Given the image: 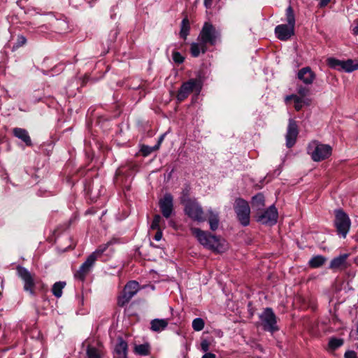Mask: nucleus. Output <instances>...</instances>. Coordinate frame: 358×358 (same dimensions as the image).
I'll return each instance as SVG.
<instances>
[{
    "mask_svg": "<svg viewBox=\"0 0 358 358\" xmlns=\"http://www.w3.org/2000/svg\"><path fill=\"white\" fill-rule=\"evenodd\" d=\"M190 231L204 248L216 252H222L225 250L226 243L224 240L199 228L192 227Z\"/></svg>",
    "mask_w": 358,
    "mask_h": 358,
    "instance_id": "obj_1",
    "label": "nucleus"
},
{
    "mask_svg": "<svg viewBox=\"0 0 358 358\" xmlns=\"http://www.w3.org/2000/svg\"><path fill=\"white\" fill-rule=\"evenodd\" d=\"M185 213L192 220L198 222L206 221L204 211L201 204L196 199H182Z\"/></svg>",
    "mask_w": 358,
    "mask_h": 358,
    "instance_id": "obj_2",
    "label": "nucleus"
},
{
    "mask_svg": "<svg viewBox=\"0 0 358 358\" xmlns=\"http://www.w3.org/2000/svg\"><path fill=\"white\" fill-rule=\"evenodd\" d=\"M332 152L330 145L322 144L317 141H312L308 146V153L314 162H320L328 158Z\"/></svg>",
    "mask_w": 358,
    "mask_h": 358,
    "instance_id": "obj_3",
    "label": "nucleus"
},
{
    "mask_svg": "<svg viewBox=\"0 0 358 358\" xmlns=\"http://www.w3.org/2000/svg\"><path fill=\"white\" fill-rule=\"evenodd\" d=\"M220 38V32L210 22H206L198 36V40H201L207 45H214Z\"/></svg>",
    "mask_w": 358,
    "mask_h": 358,
    "instance_id": "obj_4",
    "label": "nucleus"
},
{
    "mask_svg": "<svg viewBox=\"0 0 358 358\" xmlns=\"http://www.w3.org/2000/svg\"><path fill=\"white\" fill-rule=\"evenodd\" d=\"M334 226L337 234L345 238L348 234L351 221L349 216L341 209L335 210Z\"/></svg>",
    "mask_w": 358,
    "mask_h": 358,
    "instance_id": "obj_5",
    "label": "nucleus"
},
{
    "mask_svg": "<svg viewBox=\"0 0 358 358\" xmlns=\"http://www.w3.org/2000/svg\"><path fill=\"white\" fill-rule=\"evenodd\" d=\"M201 88L202 82L200 79H190L181 85L177 94V99L181 102L187 98L192 92L199 94Z\"/></svg>",
    "mask_w": 358,
    "mask_h": 358,
    "instance_id": "obj_6",
    "label": "nucleus"
},
{
    "mask_svg": "<svg viewBox=\"0 0 358 358\" xmlns=\"http://www.w3.org/2000/svg\"><path fill=\"white\" fill-rule=\"evenodd\" d=\"M234 208L241 224L245 227L250 224V208L247 201L238 198L235 200Z\"/></svg>",
    "mask_w": 358,
    "mask_h": 358,
    "instance_id": "obj_7",
    "label": "nucleus"
},
{
    "mask_svg": "<svg viewBox=\"0 0 358 358\" xmlns=\"http://www.w3.org/2000/svg\"><path fill=\"white\" fill-rule=\"evenodd\" d=\"M261 325L265 331L274 332L278 330L277 318L271 308H267L260 314Z\"/></svg>",
    "mask_w": 358,
    "mask_h": 358,
    "instance_id": "obj_8",
    "label": "nucleus"
},
{
    "mask_svg": "<svg viewBox=\"0 0 358 358\" xmlns=\"http://www.w3.org/2000/svg\"><path fill=\"white\" fill-rule=\"evenodd\" d=\"M17 274L24 282V290L31 295L34 294L35 279L34 275L31 273L26 268L17 266Z\"/></svg>",
    "mask_w": 358,
    "mask_h": 358,
    "instance_id": "obj_9",
    "label": "nucleus"
},
{
    "mask_svg": "<svg viewBox=\"0 0 358 358\" xmlns=\"http://www.w3.org/2000/svg\"><path fill=\"white\" fill-rule=\"evenodd\" d=\"M139 284L136 281H129L123 289L122 294L118 297V305L124 306L138 292Z\"/></svg>",
    "mask_w": 358,
    "mask_h": 358,
    "instance_id": "obj_10",
    "label": "nucleus"
},
{
    "mask_svg": "<svg viewBox=\"0 0 358 358\" xmlns=\"http://www.w3.org/2000/svg\"><path fill=\"white\" fill-rule=\"evenodd\" d=\"M278 216L277 209L272 205L266 210L259 213L257 220L263 224L273 225L277 222Z\"/></svg>",
    "mask_w": 358,
    "mask_h": 358,
    "instance_id": "obj_11",
    "label": "nucleus"
},
{
    "mask_svg": "<svg viewBox=\"0 0 358 358\" xmlns=\"http://www.w3.org/2000/svg\"><path fill=\"white\" fill-rule=\"evenodd\" d=\"M159 206L163 216L169 218L173 213V198L169 193H166L159 200Z\"/></svg>",
    "mask_w": 358,
    "mask_h": 358,
    "instance_id": "obj_12",
    "label": "nucleus"
},
{
    "mask_svg": "<svg viewBox=\"0 0 358 358\" xmlns=\"http://www.w3.org/2000/svg\"><path fill=\"white\" fill-rule=\"evenodd\" d=\"M96 258L92 254L88 256L86 261L80 266L79 270L76 273V278L83 280L85 276L90 272L94 265Z\"/></svg>",
    "mask_w": 358,
    "mask_h": 358,
    "instance_id": "obj_13",
    "label": "nucleus"
},
{
    "mask_svg": "<svg viewBox=\"0 0 358 358\" xmlns=\"http://www.w3.org/2000/svg\"><path fill=\"white\" fill-rule=\"evenodd\" d=\"M298 136V127L296 121L292 119L289 120V124L286 134V145L288 148L292 147Z\"/></svg>",
    "mask_w": 358,
    "mask_h": 358,
    "instance_id": "obj_14",
    "label": "nucleus"
},
{
    "mask_svg": "<svg viewBox=\"0 0 358 358\" xmlns=\"http://www.w3.org/2000/svg\"><path fill=\"white\" fill-rule=\"evenodd\" d=\"M277 38L281 41H287L294 34V27L288 24H279L275 28Z\"/></svg>",
    "mask_w": 358,
    "mask_h": 358,
    "instance_id": "obj_15",
    "label": "nucleus"
},
{
    "mask_svg": "<svg viewBox=\"0 0 358 358\" xmlns=\"http://www.w3.org/2000/svg\"><path fill=\"white\" fill-rule=\"evenodd\" d=\"M348 254H343L336 257L330 262L329 268L333 270H343L348 267L347 259Z\"/></svg>",
    "mask_w": 358,
    "mask_h": 358,
    "instance_id": "obj_16",
    "label": "nucleus"
},
{
    "mask_svg": "<svg viewBox=\"0 0 358 358\" xmlns=\"http://www.w3.org/2000/svg\"><path fill=\"white\" fill-rule=\"evenodd\" d=\"M298 78L306 85H310L315 78V74L309 67L302 68L298 72Z\"/></svg>",
    "mask_w": 358,
    "mask_h": 358,
    "instance_id": "obj_17",
    "label": "nucleus"
},
{
    "mask_svg": "<svg viewBox=\"0 0 358 358\" xmlns=\"http://www.w3.org/2000/svg\"><path fill=\"white\" fill-rule=\"evenodd\" d=\"M207 44L201 40L194 42L191 44L190 52L194 57H197L201 53L204 54L207 51Z\"/></svg>",
    "mask_w": 358,
    "mask_h": 358,
    "instance_id": "obj_18",
    "label": "nucleus"
},
{
    "mask_svg": "<svg viewBox=\"0 0 358 358\" xmlns=\"http://www.w3.org/2000/svg\"><path fill=\"white\" fill-rule=\"evenodd\" d=\"M207 44L201 40L194 42L191 44L190 52L194 57H197L201 53L204 54L207 51Z\"/></svg>",
    "mask_w": 358,
    "mask_h": 358,
    "instance_id": "obj_19",
    "label": "nucleus"
},
{
    "mask_svg": "<svg viewBox=\"0 0 358 358\" xmlns=\"http://www.w3.org/2000/svg\"><path fill=\"white\" fill-rule=\"evenodd\" d=\"M289 100H293L294 102V108L296 110H300L303 106L309 105L310 100L308 98H302L296 94H292L289 96H287L285 98V101H288Z\"/></svg>",
    "mask_w": 358,
    "mask_h": 358,
    "instance_id": "obj_20",
    "label": "nucleus"
},
{
    "mask_svg": "<svg viewBox=\"0 0 358 358\" xmlns=\"http://www.w3.org/2000/svg\"><path fill=\"white\" fill-rule=\"evenodd\" d=\"M13 134L15 137L23 141L27 146L32 145L31 138L26 129L16 127L13 129Z\"/></svg>",
    "mask_w": 358,
    "mask_h": 358,
    "instance_id": "obj_21",
    "label": "nucleus"
},
{
    "mask_svg": "<svg viewBox=\"0 0 358 358\" xmlns=\"http://www.w3.org/2000/svg\"><path fill=\"white\" fill-rule=\"evenodd\" d=\"M208 220L210 224V228L212 231H215L219 226L218 213L209 208L207 211Z\"/></svg>",
    "mask_w": 358,
    "mask_h": 358,
    "instance_id": "obj_22",
    "label": "nucleus"
},
{
    "mask_svg": "<svg viewBox=\"0 0 358 358\" xmlns=\"http://www.w3.org/2000/svg\"><path fill=\"white\" fill-rule=\"evenodd\" d=\"M168 324L169 321L166 319H154L150 322V329L153 331L159 332L164 330Z\"/></svg>",
    "mask_w": 358,
    "mask_h": 358,
    "instance_id": "obj_23",
    "label": "nucleus"
},
{
    "mask_svg": "<svg viewBox=\"0 0 358 358\" xmlns=\"http://www.w3.org/2000/svg\"><path fill=\"white\" fill-rule=\"evenodd\" d=\"M357 69H358V62H355V61L351 59H348L347 60L343 61L341 71H345L346 73H351Z\"/></svg>",
    "mask_w": 358,
    "mask_h": 358,
    "instance_id": "obj_24",
    "label": "nucleus"
},
{
    "mask_svg": "<svg viewBox=\"0 0 358 358\" xmlns=\"http://www.w3.org/2000/svg\"><path fill=\"white\" fill-rule=\"evenodd\" d=\"M127 343L120 339L116 345L115 351L120 358H127Z\"/></svg>",
    "mask_w": 358,
    "mask_h": 358,
    "instance_id": "obj_25",
    "label": "nucleus"
},
{
    "mask_svg": "<svg viewBox=\"0 0 358 358\" xmlns=\"http://www.w3.org/2000/svg\"><path fill=\"white\" fill-rule=\"evenodd\" d=\"M327 259L322 256V255H317V256H315V257H313L310 260H309V266L311 267V268H318V267H320L321 266H322L325 262H326Z\"/></svg>",
    "mask_w": 358,
    "mask_h": 358,
    "instance_id": "obj_26",
    "label": "nucleus"
},
{
    "mask_svg": "<svg viewBox=\"0 0 358 358\" xmlns=\"http://www.w3.org/2000/svg\"><path fill=\"white\" fill-rule=\"evenodd\" d=\"M252 206L257 210L264 206V196L262 193H259L252 197Z\"/></svg>",
    "mask_w": 358,
    "mask_h": 358,
    "instance_id": "obj_27",
    "label": "nucleus"
},
{
    "mask_svg": "<svg viewBox=\"0 0 358 358\" xmlns=\"http://www.w3.org/2000/svg\"><path fill=\"white\" fill-rule=\"evenodd\" d=\"M190 29V25L189 20L185 17L182 20L181 22V27H180V36L183 39H186L187 36L189 35Z\"/></svg>",
    "mask_w": 358,
    "mask_h": 358,
    "instance_id": "obj_28",
    "label": "nucleus"
},
{
    "mask_svg": "<svg viewBox=\"0 0 358 358\" xmlns=\"http://www.w3.org/2000/svg\"><path fill=\"white\" fill-rule=\"evenodd\" d=\"M343 61V60H340L334 57H329L327 59V64L330 68L333 69L341 71Z\"/></svg>",
    "mask_w": 358,
    "mask_h": 358,
    "instance_id": "obj_29",
    "label": "nucleus"
},
{
    "mask_svg": "<svg viewBox=\"0 0 358 358\" xmlns=\"http://www.w3.org/2000/svg\"><path fill=\"white\" fill-rule=\"evenodd\" d=\"M66 283L64 282H55L52 288V294L57 298H59L62 295V289L65 287Z\"/></svg>",
    "mask_w": 358,
    "mask_h": 358,
    "instance_id": "obj_30",
    "label": "nucleus"
},
{
    "mask_svg": "<svg viewBox=\"0 0 358 358\" xmlns=\"http://www.w3.org/2000/svg\"><path fill=\"white\" fill-rule=\"evenodd\" d=\"M343 345L342 338H331L328 343V350L334 351Z\"/></svg>",
    "mask_w": 358,
    "mask_h": 358,
    "instance_id": "obj_31",
    "label": "nucleus"
},
{
    "mask_svg": "<svg viewBox=\"0 0 358 358\" xmlns=\"http://www.w3.org/2000/svg\"><path fill=\"white\" fill-rule=\"evenodd\" d=\"M113 243L114 241L111 240L105 244L99 245V248L92 253V255L98 259L107 250V248Z\"/></svg>",
    "mask_w": 358,
    "mask_h": 358,
    "instance_id": "obj_32",
    "label": "nucleus"
},
{
    "mask_svg": "<svg viewBox=\"0 0 358 358\" xmlns=\"http://www.w3.org/2000/svg\"><path fill=\"white\" fill-rule=\"evenodd\" d=\"M87 358H101L99 349L90 345H87Z\"/></svg>",
    "mask_w": 358,
    "mask_h": 358,
    "instance_id": "obj_33",
    "label": "nucleus"
},
{
    "mask_svg": "<svg viewBox=\"0 0 358 358\" xmlns=\"http://www.w3.org/2000/svg\"><path fill=\"white\" fill-rule=\"evenodd\" d=\"M286 20L288 25L295 27V17L293 9L291 6H289L286 9Z\"/></svg>",
    "mask_w": 358,
    "mask_h": 358,
    "instance_id": "obj_34",
    "label": "nucleus"
},
{
    "mask_svg": "<svg viewBox=\"0 0 358 358\" xmlns=\"http://www.w3.org/2000/svg\"><path fill=\"white\" fill-rule=\"evenodd\" d=\"M204 321L202 318L197 317L192 321V328L196 331H201L204 327Z\"/></svg>",
    "mask_w": 358,
    "mask_h": 358,
    "instance_id": "obj_35",
    "label": "nucleus"
},
{
    "mask_svg": "<svg viewBox=\"0 0 358 358\" xmlns=\"http://www.w3.org/2000/svg\"><path fill=\"white\" fill-rule=\"evenodd\" d=\"M135 352L140 355H146L149 352L148 344H141L135 346Z\"/></svg>",
    "mask_w": 358,
    "mask_h": 358,
    "instance_id": "obj_36",
    "label": "nucleus"
},
{
    "mask_svg": "<svg viewBox=\"0 0 358 358\" xmlns=\"http://www.w3.org/2000/svg\"><path fill=\"white\" fill-rule=\"evenodd\" d=\"M27 42L26 38L22 35H19L17 38L16 43L12 47V51L16 50L20 47L23 46Z\"/></svg>",
    "mask_w": 358,
    "mask_h": 358,
    "instance_id": "obj_37",
    "label": "nucleus"
},
{
    "mask_svg": "<svg viewBox=\"0 0 358 358\" xmlns=\"http://www.w3.org/2000/svg\"><path fill=\"white\" fill-rule=\"evenodd\" d=\"M56 27L59 31H66L68 29V22L66 20H56Z\"/></svg>",
    "mask_w": 358,
    "mask_h": 358,
    "instance_id": "obj_38",
    "label": "nucleus"
},
{
    "mask_svg": "<svg viewBox=\"0 0 358 358\" xmlns=\"http://www.w3.org/2000/svg\"><path fill=\"white\" fill-rule=\"evenodd\" d=\"M162 221V217L159 215H155L152 222L151 224L150 228L152 229H161L160 228V222Z\"/></svg>",
    "mask_w": 358,
    "mask_h": 358,
    "instance_id": "obj_39",
    "label": "nucleus"
},
{
    "mask_svg": "<svg viewBox=\"0 0 358 358\" xmlns=\"http://www.w3.org/2000/svg\"><path fill=\"white\" fill-rule=\"evenodd\" d=\"M172 58L175 63L176 64H182L184 62V57L177 51H173L172 54Z\"/></svg>",
    "mask_w": 358,
    "mask_h": 358,
    "instance_id": "obj_40",
    "label": "nucleus"
},
{
    "mask_svg": "<svg viewBox=\"0 0 358 358\" xmlns=\"http://www.w3.org/2000/svg\"><path fill=\"white\" fill-rule=\"evenodd\" d=\"M297 92H298L299 94L300 95L299 96L300 97L306 98V96L309 93V90L305 87L300 86L298 87Z\"/></svg>",
    "mask_w": 358,
    "mask_h": 358,
    "instance_id": "obj_41",
    "label": "nucleus"
},
{
    "mask_svg": "<svg viewBox=\"0 0 358 358\" xmlns=\"http://www.w3.org/2000/svg\"><path fill=\"white\" fill-rule=\"evenodd\" d=\"M201 349L203 352H207L210 349V343L207 340H203L201 343Z\"/></svg>",
    "mask_w": 358,
    "mask_h": 358,
    "instance_id": "obj_42",
    "label": "nucleus"
},
{
    "mask_svg": "<svg viewBox=\"0 0 358 358\" xmlns=\"http://www.w3.org/2000/svg\"><path fill=\"white\" fill-rule=\"evenodd\" d=\"M344 357L345 358H357V354L354 351H347Z\"/></svg>",
    "mask_w": 358,
    "mask_h": 358,
    "instance_id": "obj_43",
    "label": "nucleus"
},
{
    "mask_svg": "<svg viewBox=\"0 0 358 358\" xmlns=\"http://www.w3.org/2000/svg\"><path fill=\"white\" fill-rule=\"evenodd\" d=\"M162 229H157V231L154 236V239L156 241H159L162 239Z\"/></svg>",
    "mask_w": 358,
    "mask_h": 358,
    "instance_id": "obj_44",
    "label": "nucleus"
},
{
    "mask_svg": "<svg viewBox=\"0 0 358 358\" xmlns=\"http://www.w3.org/2000/svg\"><path fill=\"white\" fill-rule=\"evenodd\" d=\"M201 358H215V355L210 352H206Z\"/></svg>",
    "mask_w": 358,
    "mask_h": 358,
    "instance_id": "obj_45",
    "label": "nucleus"
},
{
    "mask_svg": "<svg viewBox=\"0 0 358 358\" xmlns=\"http://www.w3.org/2000/svg\"><path fill=\"white\" fill-rule=\"evenodd\" d=\"M331 0H320V5L321 7L327 6Z\"/></svg>",
    "mask_w": 358,
    "mask_h": 358,
    "instance_id": "obj_46",
    "label": "nucleus"
},
{
    "mask_svg": "<svg viewBox=\"0 0 358 358\" xmlns=\"http://www.w3.org/2000/svg\"><path fill=\"white\" fill-rule=\"evenodd\" d=\"M213 0H204V5L206 8H210L212 5Z\"/></svg>",
    "mask_w": 358,
    "mask_h": 358,
    "instance_id": "obj_47",
    "label": "nucleus"
},
{
    "mask_svg": "<svg viewBox=\"0 0 358 358\" xmlns=\"http://www.w3.org/2000/svg\"><path fill=\"white\" fill-rule=\"evenodd\" d=\"M142 150L144 152L145 155H147L150 152V150L148 147L143 148Z\"/></svg>",
    "mask_w": 358,
    "mask_h": 358,
    "instance_id": "obj_48",
    "label": "nucleus"
},
{
    "mask_svg": "<svg viewBox=\"0 0 358 358\" xmlns=\"http://www.w3.org/2000/svg\"><path fill=\"white\" fill-rule=\"evenodd\" d=\"M353 33L355 34H358V26L355 27L354 29H353Z\"/></svg>",
    "mask_w": 358,
    "mask_h": 358,
    "instance_id": "obj_49",
    "label": "nucleus"
},
{
    "mask_svg": "<svg viewBox=\"0 0 358 358\" xmlns=\"http://www.w3.org/2000/svg\"><path fill=\"white\" fill-rule=\"evenodd\" d=\"M124 172H123V170L120 169L117 171V175H121V174H123Z\"/></svg>",
    "mask_w": 358,
    "mask_h": 358,
    "instance_id": "obj_50",
    "label": "nucleus"
},
{
    "mask_svg": "<svg viewBox=\"0 0 358 358\" xmlns=\"http://www.w3.org/2000/svg\"><path fill=\"white\" fill-rule=\"evenodd\" d=\"M356 331H357V334H358V323L356 325Z\"/></svg>",
    "mask_w": 358,
    "mask_h": 358,
    "instance_id": "obj_51",
    "label": "nucleus"
},
{
    "mask_svg": "<svg viewBox=\"0 0 358 358\" xmlns=\"http://www.w3.org/2000/svg\"><path fill=\"white\" fill-rule=\"evenodd\" d=\"M163 140V136L160 138L159 142H161Z\"/></svg>",
    "mask_w": 358,
    "mask_h": 358,
    "instance_id": "obj_52",
    "label": "nucleus"
},
{
    "mask_svg": "<svg viewBox=\"0 0 358 358\" xmlns=\"http://www.w3.org/2000/svg\"><path fill=\"white\" fill-rule=\"evenodd\" d=\"M357 348H358V346H357Z\"/></svg>",
    "mask_w": 358,
    "mask_h": 358,
    "instance_id": "obj_53",
    "label": "nucleus"
}]
</instances>
